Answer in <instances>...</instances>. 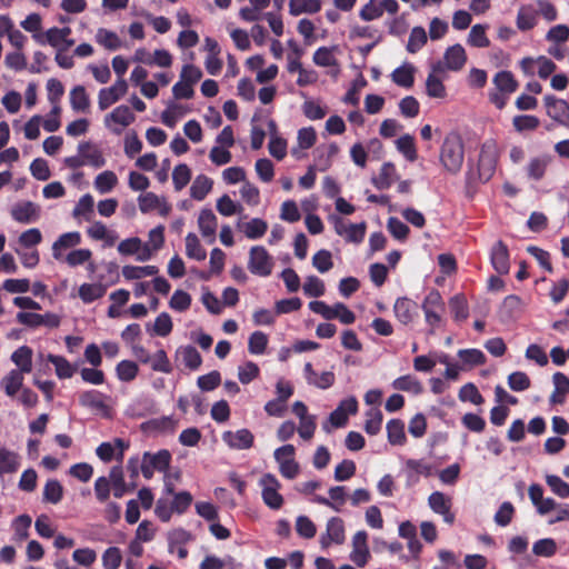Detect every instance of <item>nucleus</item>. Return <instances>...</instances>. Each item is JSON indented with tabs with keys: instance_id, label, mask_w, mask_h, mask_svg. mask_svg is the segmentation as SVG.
<instances>
[{
	"instance_id": "f257e3e1",
	"label": "nucleus",
	"mask_w": 569,
	"mask_h": 569,
	"mask_svg": "<svg viewBox=\"0 0 569 569\" xmlns=\"http://www.w3.org/2000/svg\"><path fill=\"white\" fill-rule=\"evenodd\" d=\"M439 161L443 170L449 174H457L465 161V144L457 132L448 133L440 147Z\"/></svg>"
},
{
	"instance_id": "f03ea898",
	"label": "nucleus",
	"mask_w": 569,
	"mask_h": 569,
	"mask_svg": "<svg viewBox=\"0 0 569 569\" xmlns=\"http://www.w3.org/2000/svg\"><path fill=\"white\" fill-rule=\"evenodd\" d=\"M498 157L499 148L496 141L488 140L481 146L478 160V173L481 181L486 182L493 176Z\"/></svg>"
},
{
	"instance_id": "7ed1b4c3",
	"label": "nucleus",
	"mask_w": 569,
	"mask_h": 569,
	"mask_svg": "<svg viewBox=\"0 0 569 569\" xmlns=\"http://www.w3.org/2000/svg\"><path fill=\"white\" fill-rule=\"evenodd\" d=\"M71 29L69 27L48 29L43 34H33V39L41 43H48L57 51H67L74 44V40L70 38Z\"/></svg>"
},
{
	"instance_id": "20e7f679",
	"label": "nucleus",
	"mask_w": 569,
	"mask_h": 569,
	"mask_svg": "<svg viewBox=\"0 0 569 569\" xmlns=\"http://www.w3.org/2000/svg\"><path fill=\"white\" fill-rule=\"evenodd\" d=\"M309 308L313 312L321 315L327 320L339 319L345 325L353 323L356 320L355 313L341 302L335 303L330 307L323 301L316 300L309 303Z\"/></svg>"
},
{
	"instance_id": "39448f33",
	"label": "nucleus",
	"mask_w": 569,
	"mask_h": 569,
	"mask_svg": "<svg viewBox=\"0 0 569 569\" xmlns=\"http://www.w3.org/2000/svg\"><path fill=\"white\" fill-rule=\"evenodd\" d=\"M259 485L261 487V497L263 502L273 510H278L283 506V497L279 493L280 482L271 475L266 473L261 477Z\"/></svg>"
},
{
	"instance_id": "423d86ee",
	"label": "nucleus",
	"mask_w": 569,
	"mask_h": 569,
	"mask_svg": "<svg viewBox=\"0 0 569 569\" xmlns=\"http://www.w3.org/2000/svg\"><path fill=\"white\" fill-rule=\"evenodd\" d=\"M467 61L466 51L460 44L449 47L443 56V61H438L432 66L433 72H445L446 70L458 71L463 68Z\"/></svg>"
},
{
	"instance_id": "0eeeda50",
	"label": "nucleus",
	"mask_w": 569,
	"mask_h": 569,
	"mask_svg": "<svg viewBox=\"0 0 569 569\" xmlns=\"http://www.w3.org/2000/svg\"><path fill=\"white\" fill-rule=\"evenodd\" d=\"M295 447L286 445L274 451V459L279 463L281 475L288 479H293L299 473V465L295 460Z\"/></svg>"
},
{
	"instance_id": "6e6552de",
	"label": "nucleus",
	"mask_w": 569,
	"mask_h": 569,
	"mask_svg": "<svg viewBox=\"0 0 569 569\" xmlns=\"http://www.w3.org/2000/svg\"><path fill=\"white\" fill-rule=\"evenodd\" d=\"M272 266V258L263 247L256 246L251 248L248 268L253 274L267 277L271 273Z\"/></svg>"
},
{
	"instance_id": "1a4fd4ad",
	"label": "nucleus",
	"mask_w": 569,
	"mask_h": 569,
	"mask_svg": "<svg viewBox=\"0 0 569 569\" xmlns=\"http://www.w3.org/2000/svg\"><path fill=\"white\" fill-rule=\"evenodd\" d=\"M136 117L128 106H119L104 117V126L112 132L120 134L129 127Z\"/></svg>"
},
{
	"instance_id": "9d476101",
	"label": "nucleus",
	"mask_w": 569,
	"mask_h": 569,
	"mask_svg": "<svg viewBox=\"0 0 569 569\" xmlns=\"http://www.w3.org/2000/svg\"><path fill=\"white\" fill-rule=\"evenodd\" d=\"M170 463V453L167 450H161L156 455L146 452L141 463V472L144 478L150 479L154 470L164 471Z\"/></svg>"
},
{
	"instance_id": "9b49d317",
	"label": "nucleus",
	"mask_w": 569,
	"mask_h": 569,
	"mask_svg": "<svg viewBox=\"0 0 569 569\" xmlns=\"http://www.w3.org/2000/svg\"><path fill=\"white\" fill-rule=\"evenodd\" d=\"M127 90L128 84L123 79H119L110 88H104L100 90L98 96V106L100 110H106L110 106L116 103L120 98H122L127 93Z\"/></svg>"
},
{
	"instance_id": "f8f14e48",
	"label": "nucleus",
	"mask_w": 569,
	"mask_h": 569,
	"mask_svg": "<svg viewBox=\"0 0 569 569\" xmlns=\"http://www.w3.org/2000/svg\"><path fill=\"white\" fill-rule=\"evenodd\" d=\"M218 221L211 209H202L198 217V228L202 238L208 243L216 241Z\"/></svg>"
},
{
	"instance_id": "ddd939ff",
	"label": "nucleus",
	"mask_w": 569,
	"mask_h": 569,
	"mask_svg": "<svg viewBox=\"0 0 569 569\" xmlns=\"http://www.w3.org/2000/svg\"><path fill=\"white\" fill-rule=\"evenodd\" d=\"M431 510L443 517L445 522L451 525L455 521V515L451 512V498L440 491L432 492L428 498Z\"/></svg>"
},
{
	"instance_id": "4468645a",
	"label": "nucleus",
	"mask_w": 569,
	"mask_h": 569,
	"mask_svg": "<svg viewBox=\"0 0 569 569\" xmlns=\"http://www.w3.org/2000/svg\"><path fill=\"white\" fill-rule=\"evenodd\" d=\"M545 103L550 118L563 126H569V104L565 100L546 96Z\"/></svg>"
},
{
	"instance_id": "2eb2a0df",
	"label": "nucleus",
	"mask_w": 569,
	"mask_h": 569,
	"mask_svg": "<svg viewBox=\"0 0 569 569\" xmlns=\"http://www.w3.org/2000/svg\"><path fill=\"white\" fill-rule=\"evenodd\" d=\"M139 209L146 213L152 210H158L160 214L166 216L170 211V206L163 198L158 197L152 192H146L138 198Z\"/></svg>"
},
{
	"instance_id": "dca6fc26",
	"label": "nucleus",
	"mask_w": 569,
	"mask_h": 569,
	"mask_svg": "<svg viewBox=\"0 0 569 569\" xmlns=\"http://www.w3.org/2000/svg\"><path fill=\"white\" fill-rule=\"evenodd\" d=\"M370 557L369 548L367 545V533L358 531L352 539L351 560L359 567H363Z\"/></svg>"
},
{
	"instance_id": "f3484780",
	"label": "nucleus",
	"mask_w": 569,
	"mask_h": 569,
	"mask_svg": "<svg viewBox=\"0 0 569 569\" xmlns=\"http://www.w3.org/2000/svg\"><path fill=\"white\" fill-rule=\"evenodd\" d=\"M11 216L20 223H29L38 218L39 207L31 201L18 202L12 207Z\"/></svg>"
},
{
	"instance_id": "a211bd4d",
	"label": "nucleus",
	"mask_w": 569,
	"mask_h": 569,
	"mask_svg": "<svg viewBox=\"0 0 569 569\" xmlns=\"http://www.w3.org/2000/svg\"><path fill=\"white\" fill-rule=\"evenodd\" d=\"M222 439L233 449H249L253 445V435L247 429H240L236 432L227 431Z\"/></svg>"
},
{
	"instance_id": "6ab92c4d",
	"label": "nucleus",
	"mask_w": 569,
	"mask_h": 569,
	"mask_svg": "<svg viewBox=\"0 0 569 569\" xmlns=\"http://www.w3.org/2000/svg\"><path fill=\"white\" fill-rule=\"evenodd\" d=\"M345 539L343 521L339 518H332L328 521L327 532L321 536L320 542L323 548L330 543H342Z\"/></svg>"
},
{
	"instance_id": "aec40b11",
	"label": "nucleus",
	"mask_w": 569,
	"mask_h": 569,
	"mask_svg": "<svg viewBox=\"0 0 569 569\" xmlns=\"http://www.w3.org/2000/svg\"><path fill=\"white\" fill-rule=\"evenodd\" d=\"M393 311L396 318L403 325L412 322L417 313V303L408 298H399L395 302Z\"/></svg>"
},
{
	"instance_id": "412c9836",
	"label": "nucleus",
	"mask_w": 569,
	"mask_h": 569,
	"mask_svg": "<svg viewBox=\"0 0 569 569\" xmlns=\"http://www.w3.org/2000/svg\"><path fill=\"white\" fill-rule=\"evenodd\" d=\"M491 262L496 271L500 274L509 271V253L507 246L502 241H498L491 251Z\"/></svg>"
},
{
	"instance_id": "4be33fe9",
	"label": "nucleus",
	"mask_w": 569,
	"mask_h": 569,
	"mask_svg": "<svg viewBox=\"0 0 569 569\" xmlns=\"http://www.w3.org/2000/svg\"><path fill=\"white\" fill-rule=\"evenodd\" d=\"M79 154L81 156L84 164H90L96 168L104 166L106 160L102 152L91 142H82L79 144Z\"/></svg>"
},
{
	"instance_id": "5701e85b",
	"label": "nucleus",
	"mask_w": 569,
	"mask_h": 569,
	"mask_svg": "<svg viewBox=\"0 0 569 569\" xmlns=\"http://www.w3.org/2000/svg\"><path fill=\"white\" fill-rule=\"evenodd\" d=\"M88 236L93 240H102L108 247H112L118 240V236L114 231L109 230L106 224L100 221L93 222L87 229Z\"/></svg>"
},
{
	"instance_id": "b1692460",
	"label": "nucleus",
	"mask_w": 569,
	"mask_h": 569,
	"mask_svg": "<svg viewBox=\"0 0 569 569\" xmlns=\"http://www.w3.org/2000/svg\"><path fill=\"white\" fill-rule=\"evenodd\" d=\"M23 380L24 375L21 371L11 370L1 379L0 385L6 395L13 398L22 389Z\"/></svg>"
},
{
	"instance_id": "393cba45",
	"label": "nucleus",
	"mask_w": 569,
	"mask_h": 569,
	"mask_svg": "<svg viewBox=\"0 0 569 569\" xmlns=\"http://www.w3.org/2000/svg\"><path fill=\"white\" fill-rule=\"evenodd\" d=\"M11 360L18 367L17 369H13L14 371H21L22 375L31 372L32 350L29 347L22 346L18 348L11 355Z\"/></svg>"
},
{
	"instance_id": "a878e982",
	"label": "nucleus",
	"mask_w": 569,
	"mask_h": 569,
	"mask_svg": "<svg viewBox=\"0 0 569 569\" xmlns=\"http://www.w3.org/2000/svg\"><path fill=\"white\" fill-rule=\"evenodd\" d=\"M212 186L213 181L209 177L199 174L192 181L190 197L197 201H201L212 190Z\"/></svg>"
},
{
	"instance_id": "bb28decb",
	"label": "nucleus",
	"mask_w": 569,
	"mask_h": 569,
	"mask_svg": "<svg viewBox=\"0 0 569 569\" xmlns=\"http://www.w3.org/2000/svg\"><path fill=\"white\" fill-rule=\"evenodd\" d=\"M81 242V236L79 232H68L63 233L59 237V239L52 246L53 257L57 260H60L62 254L61 251L63 249L73 248Z\"/></svg>"
},
{
	"instance_id": "cd10ccee",
	"label": "nucleus",
	"mask_w": 569,
	"mask_h": 569,
	"mask_svg": "<svg viewBox=\"0 0 569 569\" xmlns=\"http://www.w3.org/2000/svg\"><path fill=\"white\" fill-rule=\"evenodd\" d=\"M321 9V0H289V12L291 16L302 13H316Z\"/></svg>"
},
{
	"instance_id": "c85d7f7f",
	"label": "nucleus",
	"mask_w": 569,
	"mask_h": 569,
	"mask_svg": "<svg viewBox=\"0 0 569 569\" xmlns=\"http://www.w3.org/2000/svg\"><path fill=\"white\" fill-rule=\"evenodd\" d=\"M94 38L97 43L110 51L117 50L122 46V41L119 36L104 28H99Z\"/></svg>"
},
{
	"instance_id": "c756f323",
	"label": "nucleus",
	"mask_w": 569,
	"mask_h": 569,
	"mask_svg": "<svg viewBox=\"0 0 569 569\" xmlns=\"http://www.w3.org/2000/svg\"><path fill=\"white\" fill-rule=\"evenodd\" d=\"M109 483L112 485L113 496L121 498L127 492L128 487L124 481V475L121 466H114L109 473Z\"/></svg>"
},
{
	"instance_id": "7c9ffc66",
	"label": "nucleus",
	"mask_w": 569,
	"mask_h": 569,
	"mask_svg": "<svg viewBox=\"0 0 569 569\" xmlns=\"http://www.w3.org/2000/svg\"><path fill=\"white\" fill-rule=\"evenodd\" d=\"M395 177H396V168L392 163H383L380 168V171L379 173L372 178V183L378 188V189H387L389 188L393 180H395Z\"/></svg>"
},
{
	"instance_id": "2f4dec72",
	"label": "nucleus",
	"mask_w": 569,
	"mask_h": 569,
	"mask_svg": "<svg viewBox=\"0 0 569 569\" xmlns=\"http://www.w3.org/2000/svg\"><path fill=\"white\" fill-rule=\"evenodd\" d=\"M392 387L396 390H400V391H405V392H410V393H413V395H419L423 390V387H422L421 382L416 377H413L411 375H407V376H402V377L397 378L392 382Z\"/></svg>"
},
{
	"instance_id": "473e14b6",
	"label": "nucleus",
	"mask_w": 569,
	"mask_h": 569,
	"mask_svg": "<svg viewBox=\"0 0 569 569\" xmlns=\"http://www.w3.org/2000/svg\"><path fill=\"white\" fill-rule=\"evenodd\" d=\"M177 355L178 358L181 359L182 363L191 370L198 369L201 365V356L192 346L179 348Z\"/></svg>"
},
{
	"instance_id": "72a5a7b5",
	"label": "nucleus",
	"mask_w": 569,
	"mask_h": 569,
	"mask_svg": "<svg viewBox=\"0 0 569 569\" xmlns=\"http://www.w3.org/2000/svg\"><path fill=\"white\" fill-rule=\"evenodd\" d=\"M158 271L159 269L156 266H124L121 269V273L127 280H138L144 277H151L157 274Z\"/></svg>"
},
{
	"instance_id": "f704fd0d",
	"label": "nucleus",
	"mask_w": 569,
	"mask_h": 569,
	"mask_svg": "<svg viewBox=\"0 0 569 569\" xmlns=\"http://www.w3.org/2000/svg\"><path fill=\"white\" fill-rule=\"evenodd\" d=\"M239 228L246 234L247 238L257 239L266 233L268 224L264 220L260 218H254L246 223L239 224Z\"/></svg>"
},
{
	"instance_id": "c9c22d12",
	"label": "nucleus",
	"mask_w": 569,
	"mask_h": 569,
	"mask_svg": "<svg viewBox=\"0 0 569 569\" xmlns=\"http://www.w3.org/2000/svg\"><path fill=\"white\" fill-rule=\"evenodd\" d=\"M550 158L547 156L532 158L527 167L528 177L532 180H540L543 178L549 166Z\"/></svg>"
},
{
	"instance_id": "e433bc0d",
	"label": "nucleus",
	"mask_w": 569,
	"mask_h": 569,
	"mask_svg": "<svg viewBox=\"0 0 569 569\" xmlns=\"http://www.w3.org/2000/svg\"><path fill=\"white\" fill-rule=\"evenodd\" d=\"M106 293V288L101 283H83L79 288V297L84 303H90Z\"/></svg>"
},
{
	"instance_id": "4c0bfd02",
	"label": "nucleus",
	"mask_w": 569,
	"mask_h": 569,
	"mask_svg": "<svg viewBox=\"0 0 569 569\" xmlns=\"http://www.w3.org/2000/svg\"><path fill=\"white\" fill-rule=\"evenodd\" d=\"M186 254L198 261H202L207 257V252L202 248L198 237L192 232L186 236Z\"/></svg>"
},
{
	"instance_id": "58836bf2",
	"label": "nucleus",
	"mask_w": 569,
	"mask_h": 569,
	"mask_svg": "<svg viewBox=\"0 0 569 569\" xmlns=\"http://www.w3.org/2000/svg\"><path fill=\"white\" fill-rule=\"evenodd\" d=\"M498 91L510 94L516 91L518 82L509 71H500L493 78Z\"/></svg>"
},
{
	"instance_id": "ea45409f",
	"label": "nucleus",
	"mask_w": 569,
	"mask_h": 569,
	"mask_svg": "<svg viewBox=\"0 0 569 569\" xmlns=\"http://www.w3.org/2000/svg\"><path fill=\"white\" fill-rule=\"evenodd\" d=\"M19 467V457L16 452L0 447V473H12Z\"/></svg>"
},
{
	"instance_id": "a19ab883",
	"label": "nucleus",
	"mask_w": 569,
	"mask_h": 569,
	"mask_svg": "<svg viewBox=\"0 0 569 569\" xmlns=\"http://www.w3.org/2000/svg\"><path fill=\"white\" fill-rule=\"evenodd\" d=\"M117 183L118 177L110 170L101 172L94 179V188L102 194L110 192Z\"/></svg>"
},
{
	"instance_id": "79ce46f5",
	"label": "nucleus",
	"mask_w": 569,
	"mask_h": 569,
	"mask_svg": "<svg viewBox=\"0 0 569 569\" xmlns=\"http://www.w3.org/2000/svg\"><path fill=\"white\" fill-rule=\"evenodd\" d=\"M188 112V108L181 104L171 103L168 106V108L162 112L161 120L162 122L173 128L177 123V121L183 117Z\"/></svg>"
},
{
	"instance_id": "37998d69",
	"label": "nucleus",
	"mask_w": 569,
	"mask_h": 569,
	"mask_svg": "<svg viewBox=\"0 0 569 569\" xmlns=\"http://www.w3.org/2000/svg\"><path fill=\"white\" fill-rule=\"evenodd\" d=\"M70 103L73 110L84 112L90 107V100L82 86H78L70 92Z\"/></svg>"
},
{
	"instance_id": "c03bdc74",
	"label": "nucleus",
	"mask_w": 569,
	"mask_h": 569,
	"mask_svg": "<svg viewBox=\"0 0 569 569\" xmlns=\"http://www.w3.org/2000/svg\"><path fill=\"white\" fill-rule=\"evenodd\" d=\"M94 201L91 194L82 196L76 204L72 216L76 219L84 218L87 221L91 219L93 212Z\"/></svg>"
},
{
	"instance_id": "a18cd8bd",
	"label": "nucleus",
	"mask_w": 569,
	"mask_h": 569,
	"mask_svg": "<svg viewBox=\"0 0 569 569\" xmlns=\"http://www.w3.org/2000/svg\"><path fill=\"white\" fill-rule=\"evenodd\" d=\"M387 432L390 443L403 445L406 442L405 425L401 420H390L387 425Z\"/></svg>"
},
{
	"instance_id": "49530a36",
	"label": "nucleus",
	"mask_w": 569,
	"mask_h": 569,
	"mask_svg": "<svg viewBox=\"0 0 569 569\" xmlns=\"http://www.w3.org/2000/svg\"><path fill=\"white\" fill-rule=\"evenodd\" d=\"M413 71L412 66L403 64L392 72L391 78L398 86L410 88L413 84Z\"/></svg>"
},
{
	"instance_id": "de8ad7c7",
	"label": "nucleus",
	"mask_w": 569,
	"mask_h": 569,
	"mask_svg": "<svg viewBox=\"0 0 569 569\" xmlns=\"http://www.w3.org/2000/svg\"><path fill=\"white\" fill-rule=\"evenodd\" d=\"M191 180V170L184 164L180 163L174 167L172 171V181L177 191L182 190Z\"/></svg>"
},
{
	"instance_id": "09e8293b",
	"label": "nucleus",
	"mask_w": 569,
	"mask_h": 569,
	"mask_svg": "<svg viewBox=\"0 0 569 569\" xmlns=\"http://www.w3.org/2000/svg\"><path fill=\"white\" fill-rule=\"evenodd\" d=\"M486 26L475 24L468 36V43L477 48H487L490 44L488 37L486 36Z\"/></svg>"
},
{
	"instance_id": "8fccbe9b",
	"label": "nucleus",
	"mask_w": 569,
	"mask_h": 569,
	"mask_svg": "<svg viewBox=\"0 0 569 569\" xmlns=\"http://www.w3.org/2000/svg\"><path fill=\"white\" fill-rule=\"evenodd\" d=\"M48 360L54 366L56 373L59 378L66 379L72 377L74 369L67 359L60 356L49 355Z\"/></svg>"
},
{
	"instance_id": "3c124183",
	"label": "nucleus",
	"mask_w": 569,
	"mask_h": 569,
	"mask_svg": "<svg viewBox=\"0 0 569 569\" xmlns=\"http://www.w3.org/2000/svg\"><path fill=\"white\" fill-rule=\"evenodd\" d=\"M63 488L58 480H49L43 489V500L50 503H58L62 499Z\"/></svg>"
},
{
	"instance_id": "603ef678",
	"label": "nucleus",
	"mask_w": 569,
	"mask_h": 569,
	"mask_svg": "<svg viewBox=\"0 0 569 569\" xmlns=\"http://www.w3.org/2000/svg\"><path fill=\"white\" fill-rule=\"evenodd\" d=\"M536 24V17L533 13V10L529 6H523L519 9L518 16H517V27L522 30H530Z\"/></svg>"
},
{
	"instance_id": "864d4df0",
	"label": "nucleus",
	"mask_w": 569,
	"mask_h": 569,
	"mask_svg": "<svg viewBox=\"0 0 569 569\" xmlns=\"http://www.w3.org/2000/svg\"><path fill=\"white\" fill-rule=\"evenodd\" d=\"M398 150L409 160L415 161L417 159V150L415 147L413 138L410 134L401 136L396 141Z\"/></svg>"
},
{
	"instance_id": "5fc2aeb1",
	"label": "nucleus",
	"mask_w": 569,
	"mask_h": 569,
	"mask_svg": "<svg viewBox=\"0 0 569 569\" xmlns=\"http://www.w3.org/2000/svg\"><path fill=\"white\" fill-rule=\"evenodd\" d=\"M512 124L518 132L532 131L539 127L540 121L535 116L522 114L516 116L512 119Z\"/></svg>"
},
{
	"instance_id": "6e6d98bb",
	"label": "nucleus",
	"mask_w": 569,
	"mask_h": 569,
	"mask_svg": "<svg viewBox=\"0 0 569 569\" xmlns=\"http://www.w3.org/2000/svg\"><path fill=\"white\" fill-rule=\"evenodd\" d=\"M366 423H365V430L369 435H377L381 429L382 423V413L379 409L373 408L370 409L366 413Z\"/></svg>"
},
{
	"instance_id": "4d7b16f0",
	"label": "nucleus",
	"mask_w": 569,
	"mask_h": 569,
	"mask_svg": "<svg viewBox=\"0 0 569 569\" xmlns=\"http://www.w3.org/2000/svg\"><path fill=\"white\" fill-rule=\"evenodd\" d=\"M217 210L224 217L239 213L242 210L241 204L234 202L228 194H223L217 201Z\"/></svg>"
},
{
	"instance_id": "13d9d810",
	"label": "nucleus",
	"mask_w": 569,
	"mask_h": 569,
	"mask_svg": "<svg viewBox=\"0 0 569 569\" xmlns=\"http://www.w3.org/2000/svg\"><path fill=\"white\" fill-rule=\"evenodd\" d=\"M302 289L307 296L317 298L325 293L326 287L318 277L309 276L306 278Z\"/></svg>"
},
{
	"instance_id": "bf43d9fd",
	"label": "nucleus",
	"mask_w": 569,
	"mask_h": 569,
	"mask_svg": "<svg viewBox=\"0 0 569 569\" xmlns=\"http://www.w3.org/2000/svg\"><path fill=\"white\" fill-rule=\"evenodd\" d=\"M449 306L457 321H463L468 318V305L462 296L452 297L449 301Z\"/></svg>"
},
{
	"instance_id": "052dcab7",
	"label": "nucleus",
	"mask_w": 569,
	"mask_h": 569,
	"mask_svg": "<svg viewBox=\"0 0 569 569\" xmlns=\"http://www.w3.org/2000/svg\"><path fill=\"white\" fill-rule=\"evenodd\" d=\"M427 42V33L423 28L415 27L407 44V50L411 53L417 52Z\"/></svg>"
},
{
	"instance_id": "680f3d73",
	"label": "nucleus",
	"mask_w": 569,
	"mask_h": 569,
	"mask_svg": "<svg viewBox=\"0 0 569 569\" xmlns=\"http://www.w3.org/2000/svg\"><path fill=\"white\" fill-rule=\"evenodd\" d=\"M148 363L154 371H160L164 373H169L171 371L169 359L167 357L166 351L162 349L151 355Z\"/></svg>"
},
{
	"instance_id": "e2e57ef3",
	"label": "nucleus",
	"mask_w": 569,
	"mask_h": 569,
	"mask_svg": "<svg viewBox=\"0 0 569 569\" xmlns=\"http://www.w3.org/2000/svg\"><path fill=\"white\" fill-rule=\"evenodd\" d=\"M312 264L321 273L329 271L333 267L331 252L319 250L312 258Z\"/></svg>"
},
{
	"instance_id": "0e129e2a",
	"label": "nucleus",
	"mask_w": 569,
	"mask_h": 569,
	"mask_svg": "<svg viewBox=\"0 0 569 569\" xmlns=\"http://www.w3.org/2000/svg\"><path fill=\"white\" fill-rule=\"evenodd\" d=\"M72 559L79 566L90 567L97 560V552L91 548H79L73 551Z\"/></svg>"
},
{
	"instance_id": "69168bd1",
	"label": "nucleus",
	"mask_w": 569,
	"mask_h": 569,
	"mask_svg": "<svg viewBox=\"0 0 569 569\" xmlns=\"http://www.w3.org/2000/svg\"><path fill=\"white\" fill-rule=\"evenodd\" d=\"M363 21H372L382 16L380 0H369L359 12Z\"/></svg>"
},
{
	"instance_id": "338daca9",
	"label": "nucleus",
	"mask_w": 569,
	"mask_h": 569,
	"mask_svg": "<svg viewBox=\"0 0 569 569\" xmlns=\"http://www.w3.org/2000/svg\"><path fill=\"white\" fill-rule=\"evenodd\" d=\"M122 561L119 548L109 547L102 555V565L106 569H118Z\"/></svg>"
},
{
	"instance_id": "774afa93",
	"label": "nucleus",
	"mask_w": 569,
	"mask_h": 569,
	"mask_svg": "<svg viewBox=\"0 0 569 569\" xmlns=\"http://www.w3.org/2000/svg\"><path fill=\"white\" fill-rule=\"evenodd\" d=\"M546 481L555 495L560 498L569 497V483L565 482L560 477L548 475Z\"/></svg>"
}]
</instances>
